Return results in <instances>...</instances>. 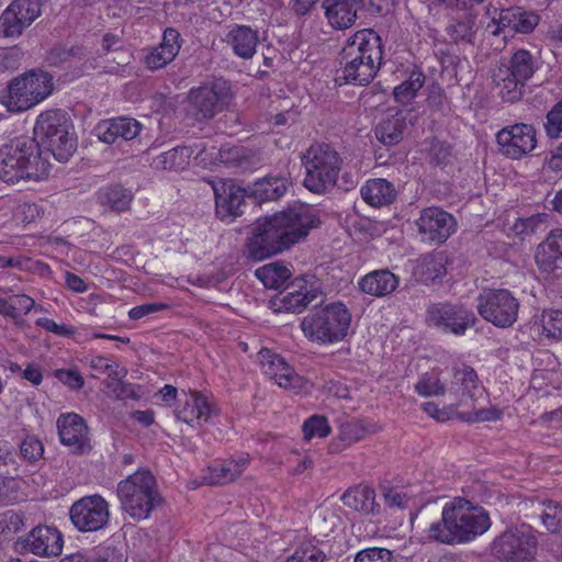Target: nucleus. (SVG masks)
Wrapping results in <instances>:
<instances>
[{"label":"nucleus","mask_w":562,"mask_h":562,"mask_svg":"<svg viewBox=\"0 0 562 562\" xmlns=\"http://www.w3.org/2000/svg\"><path fill=\"white\" fill-rule=\"evenodd\" d=\"M319 225L317 211L304 204L259 218L247 243L248 258L259 261L282 252Z\"/></svg>","instance_id":"f257e3e1"},{"label":"nucleus","mask_w":562,"mask_h":562,"mask_svg":"<svg viewBox=\"0 0 562 562\" xmlns=\"http://www.w3.org/2000/svg\"><path fill=\"white\" fill-rule=\"evenodd\" d=\"M491 527L488 513L470 501L454 497L445 504L441 519L428 528V538L445 544H459L474 540Z\"/></svg>","instance_id":"f03ea898"},{"label":"nucleus","mask_w":562,"mask_h":562,"mask_svg":"<svg viewBox=\"0 0 562 562\" xmlns=\"http://www.w3.org/2000/svg\"><path fill=\"white\" fill-rule=\"evenodd\" d=\"M381 37L372 30L357 31L340 53V69L336 80L366 86L375 77L382 63Z\"/></svg>","instance_id":"7ed1b4c3"},{"label":"nucleus","mask_w":562,"mask_h":562,"mask_svg":"<svg viewBox=\"0 0 562 562\" xmlns=\"http://www.w3.org/2000/svg\"><path fill=\"white\" fill-rule=\"evenodd\" d=\"M49 166L48 157L31 137L15 138L0 149V179L7 183L40 180Z\"/></svg>","instance_id":"20e7f679"},{"label":"nucleus","mask_w":562,"mask_h":562,"mask_svg":"<svg viewBox=\"0 0 562 562\" xmlns=\"http://www.w3.org/2000/svg\"><path fill=\"white\" fill-rule=\"evenodd\" d=\"M117 497L121 508L134 520L147 519L162 503L156 479L148 470H138L122 480Z\"/></svg>","instance_id":"39448f33"},{"label":"nucleus","mask_w":562,"mask_h":562,"mask_svg":"<svg viewBox=\"0 0 562 562\" xmlns=\"http://www.w3.org/2000/svg\"><path fill=\"white\" fill-rule=\"evenodd\" d=\"M70 122L61 110H49L38 115L33 139L42 147L44 156L52 155L60 162L68 161L76 151V139L69 133Z\"/></svg>","instance_id":"423d86ee"},{"label":"nucleus","mask_w":562,"mask_h":562,"mask_svg":"<svg viewBox=\"0 0 562 562\" xmlns=\"http://www.w3.org/2000/svg\"><path fill=\"white\" fill-rule=\"evenodd\" d=\"M351 313L341 302L330 303L306 315L301 322L304 335L318 344L341 341L348 334Z\"/></svg>","instance_id":"0eeeda50"},{"label":"nucleus","mask_w":562,"mask_h":562,"mask_svg":"<svg viewBox=\"0 0 562 562\" xmlns=\"http://www.w3.org/2000/svg\"><path fill=\"white\" fill-rule=\"evenodd\" d=\"M302 164L305 168V188L314 193H323L335 187L342 160L329 144L316 143L303 154Z\"/></svg>","instance_id":"6e6552de"},{"label":"nucleus","mask_w":562,"mask_h":562,"mask_svg":"<svg viewBox=\"0 0 562 562\" xmlns=\"http://www.w3.org/2000/svg\"><path fill=\"white\" fill-rule=\"evenodd\" d=\"M53 91V77L45 71L31 70L9 85L5 105L10 112H23L38 104Z\"/></svg>","instance_id":"1a4fd4ad"},{"label":"nucleus","mask_w":562,"mask_h":562,"mask_svg":"<svg viewBox=\"0 0 562 562\" xmlns=\"http://www.w3.org/2000/svg\"><path fill=\"white\" fill-rule=\"evenodd\" d=\"M476 301L477 313L496 327L508 328L517 321L519 302L506 289H484Z\"/></svg>","instance_id":"9d476101"},{"label":"nucleus","mask_w":562,"mask_h":562,"mask_svg":"<svg viewBox=\"0 0 562 562\" xmlns=\"http://www.w3.org/2000/svg\"><path fill=\"white\" fill-rule=\"evenodd\" d=\"M231 99L227 81L218 79L190 90L188 94V113L196 121L212 120L222 112Z\"/></svg>","instance_id":"9b49d317"},{"label":"nucleus","mask_w":562,"mask_h":562,"mask_svg":"<svg viewBox=\"0 0 562 562\" xmlns=\"http://www.w3.org/2000/svg\"><path fill=\"white\" fill-rule=\"evenodd\" d=\"M536 550V537L524 528L505 530L492 544L494 557L503 562H531Z\"/></svg>","instance_id":"f8f14e48"},{"label":"nucleus","mask_w":562,"mask_h":562,"mask_svg":"<svg viewBox=\"0 0 562 562\" xmlns=\"http://www.w3.org/2000/svg\"><path fill=\"white\" fill-rule=\"evenodd\" d=\"M109 503L99 494L76 501L69 508V518L79 532H95L104 529L110 521Z\"/></svg>","instance_id":"ddd939ff"},{"label":"nucleus","mask_w":562,"mask_h":562,"mask_svg":"<svg viewBox=\"0 0 562 562\" xmlns=\"http://www.w3.org/2000/svg\"><path fill=\"white\" fill-rule=\"evenodd\" d=\"M427 323L445 334L464 335L476 321L474 313L462 304L434 303L427 308Z\"/></svg>","instance_id":"4468645a"},{"label":"nucleus","mask_w":562,"mask_h":562,"mask_svg":"<svg viewBox=\"0 0 562 562\" xmlns=\"http://www.w3.org/2000/svg\"><path fill=\"white\" fill-rule=\"evenodd\" d=\"M499 151L510 159L530 154L537 146L536 128L531 124L516 123L503 127L496 134Z\"/></svg>","instance_id":"2eb2a0df"},{"label":"nucleus","mask_w":562,"mask_h":562,"mask_svg":"<svg viewBox=\"0 0 562 562\" xmlns=\"http://www.w3.org/2000/svg\"><path fill=\"white\" fill-rule=\"evenodd\" d=\"M415 223L423 239L436 245L443 244L457 231L453 215L437 206L423 209Z\"/></svg>","instance_id":"dca6fc26"},{"label":"nucleus","mask_w":562,"mask_h":562,"mask_svg":"<svg viewBox=\"0 0 562 562\" xmlns=\"http://www.w3.org/2000/svg\"><path fill=\"white\" fill-rule=\"evenodd\" d=\"M40 15L38 0H13L0 15V34L19 37Z\"/></svg>","instance_id":"f3484780"},{"label":"nucleus","mask_w":562,"mask_h":562,"mask_svg":"<svg viewBox=\"0 0 562 562\" xmlns=\"http://www.w3.org/2000/svg\"><path fill=\"white\" fill-rule=\"evenodd\" d=\"M19 552H30L40 557H57L64 548L61 532L50 526H37L25 538L15 542Z\"/></svg>","instance_id":"a211bd4d"},{"label":"nucleus","mask_w":562,"mask_h":562,"mask_svg":"<svg viewBox=\"0 0 562 562\" xmlns=\"http://www.w3.org/2000/svg\"><path fill=\"white\" fill-rule=\"evenodd\" d=\"M60 441L74 453L91 450L89 428L85 419L76 413L61 414L57 419Z\"/></svg>","instance_id":"6ab92c4d"},{"label":"nucleus","mask_w":562,"mask_h":562,"mask_svg":"<svg viewBox=\"0 0 562 562\" xmlns=\"http://www.w3.org/2000/svg\"><path fill=\"white\" fill-rule=\"evenodd\" d=\"M215 195V212L222 221H233L240 216L245 205V190L237 187L232 180L213 186Z\"/></svg>","instance_id":"aec40b11"},{"label":"nucleus","mask_w":562,"mask_h":562,"mask_svg":"<svg viewBox=\"0 0 562 562\" xmlns=\"http://www.w3.org/2000/svg\"><path fill=\"white\" fill-rule=\"evenodd\" d=\"M182 42L179 31L173 27H167L164 31L161 42L157 46L144 50V65L149 70L165 68L175 60L182 46Z\"/></svg>","instance_id":"412c9836"},{"label":"nucleus","mask_w":562,"mask_h":562,"mask_svg":"<svg viewBox=\"0 0 562 562\" xmlns=\"http://www.w3.org/2000/svg\"><path fill=\"white\" fill-rule=\"evenodd\" d=\"M259 362L263 373L280 387L295 389L301 386V376L281 356L269 349H261L259 352Z\"/></svg>","instance_id":"4be33fe9"},{"label":"nucleus","mask_w":562,"mask_h":562,"mask_svg":"<svg viewBox=\"0 0 562 562\" xmlns=\"http://www.w3.org/2000/svg\"><path fill=\"white\" fill-rule=\"evenodd\" d=\"M540 18L535 12L524 11L521 8H509L502 10L498 20H493L494 35L504 33L506 37L510 32L522 34L531 33L539 24Z\"/></svg>","instance_id":"5701e85b"},{"label":"nucleus","mask_w":562,"mask_h":562,"mask_svg":"<svg viewBox=\"0 0 562 562\" xmlns=\"http://www.w3.org/2000/svg\"><path fill=\"white\" fill-rule=\"evenodd\" d=\"M536 262L543 273L553 277L562 273V228L551 229L546 240L538 246Z\"/></svg>","instance_id":"b1692460"},{"label":"nucleus","mask_w":562,"mask_h":562,"mask_svg":"<svg viewBox=\"0 0 562 562\" xmlns=\"http://www.w3.org/2000/svg\"><path fill=\"white\" fill-rule=\"evenodd\" d=\"M142 130L138 121L131 117H116L100 122L95 126V135L106 144H113L117 140H131L135 138Z\"/></svg>","instance_id":"393cba45"},{"label":"nucleus","mask_w":562,"mask_h":562,"mask_svg":"<svg viewBox=\"0 0 562 562\" xmlns=\"http://www.w3.org/2000/svg\"><path fill=\"white\" fill-rule=\"evenodd\" d=\"M363 0H324L323 8L328 23L337 30L353 25Z\"/></svg>","instance_id":"a878e982"},{"label":"nucleus","mask_w":562,"mask_h":562,"mask_svg":"<svg viewBox=\"0 0 562 562\" xmlns=\"http://www.w3.org/2000/svg\"><path fill=\"white\" fill-rule=\"evenodd\" d=\"M400 283V278L389 269H379L363 276L358 281L361 292L375 297H383L393 293Z\"/></svg>","instance_id":"bb28decb"},{"label":"nucleus","mask_w":562,"mask_h":562,"mask_svg":"<svg viewBox=\"0 0 562 562\" xmlns=\"http://www.w3.org/2000/svg\"><path fill=\"white\" fill-rule=\"evenodd\" d=\"M282 308L292 313L302 312L316 297L317 293L308 288L304 279H295L279 294Z\"/></svg>","instance_id":"cd10ccee"},{"label":"nucleus","mask_w":562,"mask_h":562,"mask_svg":"<svg viewBox=\"0 0 562 562\" xmlns=\"http://www.w3.org/2000/svg\"><path fill=\"white\" fill-rule=\"evenodd\" d=\"M226 42L236 56L243 59H250L259 44V34L257 30L248 25L237 24L227 33Z\"/></svg>","instance_id":"c85d7f7f"},{"label":"nucleus","mask_w":562,"mask_h":562,"mask_svg":"<svg viewBox=\"0 0 562 562\" xmlns=\"http://www.w3.org/2000/svg\"><path fill=\"white\" fill-rule=\"evenodd\" d=\"M213 413V407L204 395L196 391H191L184 405L176 413L177 418L189 425H201L209 420Z\"/></svg>","instance_id":"c756f323"},{"label":"nucleus","mask_w":562,"mask_h":562,"mask_svg":"<svg viewBox=\"0 0 562 562\" xmlns=\"http://www.w3.org/2000/svg\"><path fill=\"white\" fill-rule=\"evenodd\" d=\"M451 371L452 391L470 398H475L483 393L484 387L479 380L476 371L472 367L465 363L454 364Z\"/></svg>","instance_id":"7c9ffc66"},{"label":"nucleus","mask_w":562,"mask_h":562,"mask_svg":"<svg viewBox=\"0 0 562 562\" xmlns=\"http://www.w3.org/2000/svg\"><path fill=\"white\" fill-rule=\"evenodd\" d=\"M406 128V116L402 111L387 115L375 126L376 139L385 146H394L403 139Z\"/></svg>","instance_id":"2f4dec72"},{"label":"nucleus","mask_w":562,"mask_h":562,"mask_svg":"<svg viewBox=\"0 0 562 562\" xmlns=\"http://www.w3.org/2000/svg\"><path fill=\"white\" fill-rule=\"evenodd\" d=\"M361 196L368 204L380 207L395 200L396 190L393 183L385 179H370L361 188Z\"/></svg>","instance_id":"473e14b6"},{"label":"nucleus","mask_w":562,"mask_h":562,"mask_svg":"<svg viewBox=\"0 0 562 562\" xmlns=\"http://www.w3.org/2000/svg\"><path fill=\"white\" fill-rule=\"evenodd\" d=\"M193 150L187 146H177L151 158L155 170H183L190 162Z\"/></svg>","instance_id":"72a5a7b5"},{"label":"nucleus","mask_w":562,"mask_h":562,"mask_svg":"<svg viewBox=\"0 0 562 562\" xmlns=\"http://www.w3.org/2000/svg\"><path fill=\"white\" fill-rule=\"evenodd\" d=\"M493 81L503 101L514 103L521 99L526 82L513 77L508 69L498 66L493 72Z\"/></svg>","instance_id":"f704fd0d"},{"label":"nucleus","mask_w":562,"mask_h":562,"mask_svg":"<svg viewBox=\"0 0 562 562\" xmlns=\"http://www.w3.org/2000/svg\"><path fill=\"white\" fill-rule=\"evenodd\" d=\"M501 66L508 69L513 77L527 82L538 69V61L529 50L521 48L510 56L507 64Z\"/></svg>","instance_id":"c9c22d12"},{"label":"nucleus","mask_w":562,"mask_h":562,"mask_svg":"<svg viewBox=\"0 0 562 562\" xmlns=\"http://www.w3.org/2000/svg\"><path fill=\"white\" fill-rule=\"evenodd\" d=\"M248 463V457L243 456L214 464L211 468V484L221 485L234 481L243 473Z\"/></svg>","instance_id":"e433bc0d"},{"label":"nucleus","mask_w":562,"mask_h":562,"mask_svg":"<svg viewBox=\"0 0 562 562\" xmlns=\"http://www.w3.org/2000/svg\"><path fill=\"white\" fill-rule=\"evenodd\" d=\"M290 186L291 179L285 175L268 176L256 182L254 193L261 200H278Z\"/></svg>","instance_id":"4c0bfd02"},{"label":"nucleus","mask_w":562,"mask_h":562,"mask_svg":"<svg viewBox=\"0 0 562 562\" xmlns=\"http://www.w3.org/2000/svg\"><path fill=\"white\" fill-rule=\"evenodd\" d=\"M255 276L266 288L279 289L290 279L291 271L282 262L276 261L258 268Z\"/></svg>","instance_id":"58836bf2"},{"label":"nucleus","mask_w":562,"mask_h":562,"mask_svg":"<svg viewBox=\"0 0 562 562\" xmlns=\"http://www.w3.org/2000/svg\"><path fill=\"white\" fill-rule=\"evenodd\" d=\"M133 194L122 186H111L103 188L99 192L101 204L108 205L116 212H123L130 207Z\"/></svg>","instance_id":"ea45409f"},{"label":"nucleus","mask_w":562,"mask_h":562,"mask_svg":"<svg viewBox=\"0 0 562 562\" xmlns=\"http://www.w3.org/2000/svg\"><path fill=\"white\" fill-rule=\"evenodd\" d=\"M341 499L356 512L370 514L374 505V491L369 487L350 488L344 493Z\"/></svg>","instance_id":"a19ab883"},{"label":"nucleus","mask_w":562,"mask_h":562,"mask_svg":"<svg viewBox=\"0 0 562 562\" xmlns=\"http://www.w3.org/2000/svg\"><path fill=\"white\" fill-rule=\"evenodd\" d=\"M538 330L549 339L559 340L562 338V311L546 310L535 323Z\"/></svg>","instance_id":"79ce46f5"},{"label":"nucleus","mask_w":562,"mask_h":562,"mask_svg":"<svg viewBox=\"0 0 562 562\" xmlns=\"http://www.w3.org/2000/svg\"><path fill=\"white\" fill-rule=\"evenodd\" d=\"M424 83V74L422 71H412L405 81L394 88V99L402 104H407L416 97L417 91Z\"/></svg>","instance_id":"37998d69"},{"label":"nucleus","mask_w":562,"mask_h":562,"mask_svg":"<svg viewBox=\"0 0 562 562\" xmlns=\"http://www.w3.org/2000/svg\"><path fill=\"white\" fill-rule=\"evenodd\" d=\"M474 19L465 16L447 26V33L454 43L472 44L475 35Z\"/></svg>","instance_id":"c03bdc74"},{"label":"nucleus","mask_w":562,"mask_h":562,"mask_svg":"<svg viewBox=\"0 0 562 562\" xmlns=\"http://www.w3.org/2000/svg\"><path fill=\"white\" fill-rule=\"evenodd\" d=\"M46 213L47 207L44 203L23 202L15 207L14 217L23 224H32L43 220Z\"/></svg>","instance_id":"a18cd8bd"},{"label":"nucleus","mask_w":562,"mask_h":562,"mask_svg":"<svg viewBox=\"0 0 562 562\" xmlns=\"http://www.w3.org/2000/svg\"><path fill=\"white\" fill-rule=\"evenodd\" d=\"M415 391L425 397L428 396H442L447 392L446 384L439 379L438 375L425 373L420 376L415 384Z\"/></svg>","instance_id":"49530a36"},{"label":"nucleus","mask_w":562,"mask_h":562,"mask_svg":"<svg viewBox=\"0 0 562 562\" xmlns=\"http://www.w3.org/2000/svg\"><path fill=\"white\" fill-rule=\"evenodd\" d=\"M540 515L541 521L550 532L562 531V506L548 502Z\"/></svg>","instance_id":"de8ad7c7"},{"label":"nucleus","mask_w":562,"mask_h":562,"mask_svg":"<svg viewBox=\"0 0 562 562\" xmlns=\"http://www.w3.org/2000/svg\"><path fill=\"white\" fill-rule=\"evenodd\" d=\"M302 429L306 440H311L314 437L324 438L330 432L327 418L321 415H314L305 420Z\"/></svg>","instance_id":"09e8293b"},{"label":"nucleus","mask_w":562,"mask_h":562,"mask_svg":"<svg viewBox=\"0 0 562 562\" xmlns=\"http://www.w3.org/2000/svg\"><path fill=\"white\" fill-rule=\"evenodd\" d=\"M393 551L386 548L371 547L357 552L353 562H392Z\"/></svg>","instance_id":"8fccbe9b"},{"label":"nucleus","mask_w":562,"mask_h":562,"mask_svg":"<svg viewBox=\"0 0 562 562\" xmlns=\"http://www.w3.org/2000/svg\"><path fill=\"white\" fill-rule=\"evenodd\" d=\"M446 258L443 255L438 254L425 259L423 265V276L426 280L435 281L442 278L446 270Z\"/></svg>","instance_id":"3c124183"},{"label":"nucleus","mask_w":562,"mask_h":562,"mask_svg":"<svg viewBox=\"0 0 562 562\" xmlns=\"http://www.w3.org/2000/svg\"><path fill=\"white\" fill-rule=\"evenodd\" d=\"M81 54L79 46L66 47L64 45L54 46L47 54V61L52 66H58L60 64L69 61L72 57Z\"/></svg>","instance_id":"603ef678"},{"label":"nucleus","mask_w":562,"mask_h":562,"mask_svg":"<svg viewBox=\"0 0 562 562\" xmlns=\"http://www.w3.org/2000/svg\"><path fill=\"white\" fill-rule=\"evenodd\" d=\"M9 297L10 307L12 311L11 318L14 321H16L22 313L27 314L32 308L40 311L43 310L42 306L36 307L35 301L26 294H14L10 295Z\"/></svg>","instance_id":"864d4df0"},{"label":"nucleus","mask_w":562,"mask_h":562,"mask_svg":"<svg viewBox=\"0 0 562 562\" xmlns=\"http://www.w3.org/2000/svg\"><path fill=\"white\" fill-rule=\"evenodd\" d=\"M325 553L312 546H302L294 551V553L286 560V562H324Z\"/></svg>","instance_id":"5fc2aeb1"},{"label":"nucleus","mask_w":562,"mask_h":562,"mask_svg":"<svg viewBox=\"0 0 562 562\" xmlns=\"http://www.w3.org/2000/svg\"><path fill=\"white\" fill-rule=\"evenodd\" d=\"M551 215L548 213L533 214L521 221V232L525 234H537L544 232L550 224Z\"/></svg>","instance_id":"6e6d98bb"},{"label":"nucleus","mask_w":562,"mask_h":562,"mask_svg":"<svg viewBox=\"0 0 562 562\" xmlns=\"http://www.w3.org/2000/svg\"><path fill=\"white\" fill-rule=\"evenodd\" d=\"M366 429L358 420H349L340 426L339 438L346 445L355 443L364 437Z\"/></svg>","instance_id":"4d7b16f0"},{"label":"nucleus","mask_w":562,"mask_h":562,"mask_svg":"<svg viewBox=\"0 0 562 562\" xmlns=\"http://www.w3.org/2000/svg\"><path fill=\"white\" fill-rule=\"evenodd\" d=\"M546 131L551 138H558L562 135V100L547 114Z\"/></svg>","instance_id":"13d9d810"},{"label":"nucleus","mask_w":562,"mask_h":562,"mask_svg":"<svg viewBox=\"0 0 562 562\" xmlns=\"http://www.w3.org/2000/svg\"><path fill=\"white\" fill-rule=\"evenodd\" d=\"M20 452L25 460L34 462L43 456L44 447L37 438L27 437L20 445Z\"/></svg>","instance_id":"bf43d9fd"},{"label":"nucleus","mask_w":562,"mask_h":562,"mask_svg":"<svg viewBox=\"0 0 562 562\" xmlns=\"http://www.w3.org/2000/svg\"><path fill=\"white\" fill-rule=\"evenodd\" d=\"M13 446L5 440H0V465L8 467L7 474L15 476L19 468L13 456Z\"/></svg>","instance_id":"052dcab7"},{"label":"nucleus","mask_w":562,"mask_h":562,"mask_svg":"<svg viewBox=\"0 0 562 562\" xmlns=\"http://www.w3.org/2000/svg\"><path fill=\"white\" fill-rule=\"evenodd\" d=\"M503 413L501 409L495 406H491L487 408H480L467 414L464 419L469 423H479V422H494L501 419Z\"/></svg>","instance_id":"680f3d73"},{"label":"nucleus","mask_w":562,"mask_h":562,"mask_svg":"<svg viewBox=\"0 0 562 562\" xmlns=\"http://www.w3.org/2000/svg\"><path fill=\"white\" fill-rule=\"evenodd\" d=\"M55 378L64 383L65 385L69 386L72 390H80L82 389L85 384L83 378L74 370L68 369H57L54 372Z\"/></svg>","instance_id":"e2e57ef3"},{"label":"nucleus","mask_w":562,"mask_h":562,"mask_svg":"<svg viewBox=\"0 0 562 562\" xmlns=\"http://www.w3.org/2000/svg\"><path fill=\"white\" fill-rule=\"evenodd\" d=\"M221 161L227 165H240L247 158L243 147H222L220 150Z\"/></svg>","instance_id":"0e129e2a"},{"label":"nucleus","mask_w":562,"mask_h":562,"mask_svg":"<svg viewBox=\"0 0 562 562\" xmlns=\"http://www.w3.org/2000/svg\"><path fill=\"white\" fill-rule=\"evenodd\" d=\"M35 324L38 327H42L46 329L47 331H50L53 334H56L58 336L68 337L71 336L75 333V329L72 327L66 326V325H59L53 319L41 317L38 318Z\"/></svg>","instance_id":"69168bd1"},{"label":"nucleus","mask_w":562,"mask_h":562,"mask_svg":"<svg viewBox=\"0 0 562 562\" xmlns=\"http://www.w3.org/2000/svg\"><path fill=\"white\" fill-rule=\"evenodd\" d=\"M167 307L168 305L164 303H146L131 308L128 316L131 319H140L146 315L166 310Z\"/></svg>","instance_id":"338daca9"},{"label":"nucleus","mask_w":562,"mask_h":562,"mask_svg":"<svg viewBox=\"0 0 562 562\" xmlns=\"http://www.w3.org/2000/svg\"><path fill=\"white\" fill-rule=\"evenodd\" d=\"M123 554L114 547L99 548L95 562H125Z\"/></svg>","instance_id":"774afa93"}]
</instances>
